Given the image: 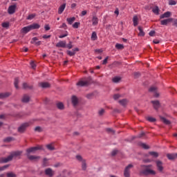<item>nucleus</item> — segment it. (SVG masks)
<instances>
[{
	"instance_id": "nucleus-1",
	"label": "nucleus",
	"mask_w": 177,
	"mask_h": 177,
	"mask_svg": "<svg viewBox=\"0 0 177 177\" xmlns=\"http://www.w3.org/2000/svg\"><path fill=\"white\" fill-rule=\"evenodd\" d=\"M21 153L22 152L20 151L11 152L8 157L0 158V162H9L10 161H12L13 158L15 160H16V158H19L20 156H21Z\"/></svg>"
},
{
	"instance_id": "nucleus-2",
	"label": "nucleus",
	"mask_w": 177,
	"mask_h": 177,
	"mask_svg": "<svg viewBox=\"0 0 177 177\" xmlns=\"http://www.w3.org/2000/svg\"><path fill=\"white\" fill-rule=\"evenodd\" d=\"M31 125V122H25L22 124L19 128H18V132L20 133H23L25 132V131L28 128V127Z\"/></svg>"
},
{
	"instance_id": "nucleus-3",
	"label": "nucleus",
	"mask_w": 177,
	"mask_h": 177,
	"mask_svg": "<svg viewBox=\"0 0 177 177\" xmlns=\"http://www.w3.org/2000/svg\"><path fill=\"white\" fill-rule=\"evenodd\" d=\"M131 168H133V165L129 164L127 167H125L124 171V176L125 177L131 176Z\"/></svg>"
},
{
	"instance_id": "nucleus-4",
	"label": "nucleus",
	"mask_w": 177,
	"mask_h": 177,
	"mask_svg": "<svg viewBox=\"0 0 177 177\" xmlns=\"http://www.w3.org/2000/svg\"><path fill=\"white\" fill-rule=\"evenodd\" d=\"M44 148L42 147V146H37V147H30L29 149H28L26 150L27 154H30V153H35V151H37V150H42Z\"/></svg>"
},
{
	"instance_id": "nucleus-5",
	"label": "nucleus",
	"mask_w": 177,
	"mask_h": 177,
	"mask_svg": "<svg viewBox=\"0 0 177 177\" xmlns=\"http://www.w3.org/2000/svg\"><path fill=\"white\" fill-rule=\"evenodd\" d=\"M76 85L77 86H86V85H89V78H88V80H80L79 81Z\"/></svg>"
},
{
	"instance_id": "nucleus-6",
	"label": "nucleus",
	"mask_w": 177,
	"mask_h": 177,
	"mask_svg": "<svg viewBox=\"0 0 177 177\" xmlns=\"http://www.w3.org/2000/svg\"><path fill=\"white\" fill-rule=\"evenodd\" d=\"M143 175H156V171L150 169H145L141 171Z\"/></svg>"
},
{
	"instance_id": "nucleus-7",
	"label": "nucleus",
	"mask_w": 177,
	"mask_h": 177,
	"mask_svg": "<svg viewBox=\"0 0 177 177\" xmlns=\"http://www.w3.org/2000/svg\"><path fill=\"white\" fill-rule=\"evenodd\" d=\"M16 8H17V6H16V4L10 6L8 9V15H13L14 13H15Z\"/></svg>"
},
{
	"instance_id": "nucleus-8",
	"label": "nucleus",
	"mask_w": 177,
	"mask_h": 177,
	"mask_svg": "<svg viewBox=\"0 0 177 177\" xmlns=\"http://www.w3.org/2000/svg\"><path fill=\"white\" fill-rule=\"evenodd\" d=\"M156 162L158 171H159V172H162V171H164V167H162V162H161V160H156Z\"/></svg>"
},
{
	"instance_id": "nucleus-9",
	"label": "nucleus",
	"mask_w": 177,
	"mask_h": 177,
	"mask_svg": "<svg viewBox=\"0 0 177 177\" xmlns=\"http://www.w3.org/2000/svg\"><path fill=\"white\" fill-rule=\"evenodd\" d=\"M172 21H174V18L162 19L160 21V24L161 26H167L168 23H172Z\"/></svg>"
},
{
	"instance_id": "nucleus-10",
	"label": "nucleus",
	"mask_w": 177,
	"mask_h": 177,
	"mask_svg": "<svg viewBox=\"0 0 177 177\" xmlns=\"http://www.w3.org/2000/svg\"><path fill=\"white\" fill-rule=\"evenodd\" d=\"M71 102H72L73 107H77V106H78V103H79L78 97H77V96H75V95H73L71 97Z\"/></svg>"
},
{
	"instance_id": "nucleus-11",
	"label": "nucleus",
	"mask_w": 177,
	"mask_h": 177,
	"mask_svg": "<svg viewBox=\"0 0 177 177\" xmlns=\"http://www.w3.org/2000/svg\"><path fill=\"white\" fill-rule=\"evenodd\" d=\"M45 174L47 175V176L52 177L53 175H55V171L50 168H48L45 169Z\"/></svg>"
},
{
	"instance_id": "nucleus-12",
	"label": "nucleus",
	"mask_w": 177,
	"mask_h": 177,
	"mask_svg": "<svg viewBox=\"0 0 177 177\" xmlns=\"http://www.w3.org/2000/svg\"><path fill=\"white\" fill-rule=\"evenodd\" d=\"M172 16V12L167 11L160 16V19H168Z\"/></svg>"
},
{
	"instance_id": "nucleus-13",
	"label": "nucleus",
	"mask_w": 177,
	"mask_h": 177,
	"mask_svg": "<svg viewBox=\"0 0 177 177\" xmlns=\"http://www.w3.org/2000/svg\"><path fill=\"white\" fill-rule=\"evenodd\" d=\"M149 92H152L154 93L153 96L155 97H158L160 96V94L157 93V87L152 86L149 88Z\"/></svg>"
},
{
	"instance_id": "nucleus-14",
	"label": "nucleus",
	"mask_w": 177,
	"mask_h": 177,
	"mask_svg": "<svg viewBox=\"0 0 177 177\" xmlns=\"http://www.w3.org/2000/svg\"><path fill=\"white\" fill-rule=\"evenodd\" d=\"M30 31H31V28H30V25L28 26L24 27V28L21 30V32L22 34H27L28 32H30Z\"/></svg>"
},
{
	"instance_id": "nucleus-15",
	"label": "nucleus",
	"mask_w": 177,
	"mask_h": 177,
	"mask_svg": "<svg viewBox=\"0 0 177 177\" xmlns=\"http://www.w3.org/2000/svg\"><path fill=\"white\" fill-rule=\"evenodd\" d=\"M27 157L28 160H30V161H37V160H39L41 157L37 156H32L30 154H27Z\"/></svg>"
},
{
	"instance_id": "nucleus-16",
	"label": "nucleus",
	"mask_w": 177,
	"mask_h": 177,
	"mask_svg": "<svg viewBox=\"0 0 177 177\" xmlns=\"http://www.w3.org/2000/svg\"><path fill=\"white\" fill-rule=\"evenodd\" d=\"M149 156H151L153 158H157L160 154L156 151H149L148 155H146V156L149 157Z\"/></svg>"
},
{
	"instance_id": "nucleus-17",
	"label": "nucleus",
	"mask_w": 177,
	"mask_h": 177,
	"mask_svg": "<svg viewBox=\"0 0 177 177\" xmlns=\"http://www.w3.org/2000/svg\"><path fill=\"white\" fill-rule=\"evenodd\" d=\"M151 103H152L155 110H158V109H160V101L159 100L151 101Z\"/></svg>"
},
{
	"instance_id": "nucleus-18",
	"label": "nucleus",
	"mask_w": 177,
	"mask_h": 177,
	"mask_svg": "<svg viewBox=\"0 0 177 177\" xmlns=\"http://www.w3.org/2000/svg\"><path fill=\"white\" fill-rule=\"evenodd\" d=\"M38 41V39L37 37H33L30 41V44H34L37 46H39V45H41V41Z\"/></svg>"
},
{
	"instance_id": "nucleus-19",
	"label": "nucleus",
	"mask_w": 177,
	"mask_h": 177,
	"mask_svg": "<svg viewBox=\"0 0 177 177\" xmlns=\"http://www.w3.org/2000/svg\"><path fill=\"white\" fill-rule=\"evenodd\" d=\"M57 48H66V41H60L56 44Z\"/></svg>"
},
{
	"instance_id": "nucleus-20",
	"label": "nucleus",
	"mask_w": 177,
	"mask_h": 177,
	"mask_svg": "<svg viewBox=\"0 0 177 177\" xmlns=\"http://www.w3.org/2000/svg\"><path fill=\"white\" fill-rule=\"evenodd\" d=\"M64 9H66V3L61 5L58 9V14L62 15L63 12H64Z\"/></svg>"
},
{
	"instance_id": "nucleus-21",
	"label": "nucleus",
	"mask_w": 177,
	"mask_h": 177,
	"mask_svg": "<svg viewBox=\"0 0 177 177\" xmlns=\"http://www.w3.org/2000/svg\"><path fill=\"white\" fill-rule=\"evenodd\" d=\"M91 21L93 26H97L99 23V19L97 18V17L93 16Z\"/></svg>"
},
{
	"instance_id": "nucleus-22",
	"label": "nucleus",
	"mask_w": 177,
	"mask_h": 177,
	"mask_svg": "<svg viewBox=\"0 0 177 177\" xmlns=\"http://www.w3.org/2000/svg\"><path fill=\"white\" fill-rule=\"evenodd\" d=\"M167 157L169 160H175L177 158V153H168Z\"/></svg>"
},
{
	"instance_id": "nucleus-23",
	"label": "nucleus",
	"mask_w": 177,
	"mask_h": 177,
	"mask_svg": "<svg viewBox=\"0 0 177 177\" xmlns=\"http://www.w3.org/2000/svg\"><path fill=\"white\" fill-rule=\"evenodd\" d=\"M133 23L134 27H136V26L139 24V18L138 17V16L136 15L133 17Z\"/></svg>"
},
{
	"instance_id": "nucleus-24",
	"label": "nucleus",
	"mask_w": 177,
	"mask_h": 177,
	"mask_svg": "<svg viewBox=\"0 0 177 177\" xmlns=\"http://www.w3.org/2000/svg\"><path fill=\"white\" fill-rule=\"evenodd\" d=\"M21 100L23 103H28L30 102V96L28 95H24Z\"/></svg>"
},
{
	"instance_id": "nucleus-25",
	"label": "nucleus",
	"mask_w": 177,
	"mask_h": 177,
	"mask_svg": "<svg viewBox=\"0 0 177 177\" xmlns=\"http://www.w3.org/2000/svg\"><path fill=\"white\" fill-rule=\"evenodd\" d=\"M39 85L41 88H49V86H50V84L48 82H40Z\"/></svg>"
},
{
	"instance_id": "nucleus-26",
	"label": "nucleus",
	"mask_w": 177,
	"mask_h": 177,
	"mask_svg": "<svg viewBox=\"0 0 177 177\" xmlns=\"http://www.w3.org/2000/svg\"><path fill=\"white\" fill-rule=\"evenodd\" d=\"M9 96H10V93H0V99H6V97H9Z\"/></svg>"
},
{
	"instance_id": "nucleus-27",
	"label": "nucleus",
	"mask_w": 177,
	"mask_h": 177,
	"mask_svg": "<svg viewBox=\"0 0 177 177\" xmlns=\"http://www.w3.org/2000/svg\"><path fill=\"white\" fill-rule=\"evenodd\" d=\"M30 27V30H38V28H39V27H41V26H39V24H33L31 25H29Z\"/></svg>"
},
{
	"instance_id": "nucleus-28",
	"label": "nucleus",
	"mask_w": 177,
	"mask_h": 177,
	"mask_svg": "<svg viewBox=\"0 0 177 177\" xmlns=\"http://www.w3.org/2000/svg\"><path fill=\"white\" fill-rule=\"evenodd\" d=\"M121 81V77H115L112 79V82L114 84H118Z\"/></svg>"
},
{
	"instance_id": "nucleus-29",
	"label": "nucleus",
	"mask_w": 177,
	"mask_h": 177,
	"mask_svg": "<svg viewBox=\"0 0 177 177\" xmlns=\"http://www.w3.org/2000/svg\"><path fill=\"white\" fill-rule=\"evenodd\" d=\"M119 103L120 104H121V106H127V103H128V100H127V99H123L121 100H119Z\"/></svg>"
},
{
	"instance_id": "nucleus-30",
	"label": "nucleus",
	"mask_w": 177,
	"mask_h": 177,
	"mask_svg": "<svg viewBox=\"0 0 177 177\" xmlns=\"http://www.w3.org/2000/svg\"><path fill=\"white\" fill-rule=\"evenodd\" d=\"M160 120L162 122H163L164 124H166V125H169V124H171V122L165 119L164 117H160Z\"/></svg>"
},
{
	"instance_id": "nucleus-31",
	"label": "nucleus",
	"mask_w": 177,
	"mask_h": 177,
	"mask_svg": "<svg viewBox=\"0 0 177 177\" xmlns=\"http://www.w3.org/2000/svg\"><path fill=\"white\" fill-rule=\"evenodd\" d=\"M152 12L155 15H159L160 14V9L158 8V6H156L152 9Z\"/></svg>"
},
{
	"instance_id": "nucleus-32",
	"label": "nucleus",
	"mask_w": 177,
	"mask_h": 177,
	"mask_svg": "<svg viewBox=\"0 0 177 177\" xmlns=\"http://www.w3.org/2000/svg\"><path fill=\"white\" fill-rule=\"evenodd\" d=\"M24 89H32V86L28 85V84L24 82L23 83Z\"/></svg>"
},
{
	"instance_id": "nucleus-33",
	"label": "nucleus",
	"mask_w": 177,
	"mask_h": 177,
	"mask_svg": "<svg viewBox=\"0 0 177 177\" xmlns=\"http://www.w3.org/2000/svg\"><path fill=\"white\" fill-rule=\"evenodd\" d=\"M138 30H139V34L140 37H145V32H143V29L142 26H138Z\"/></svg>"
},
{
	"instance_id": "nucleus-34",
	"label": "nucleus",
	"mask_w": 177,
	"mask_h": 177,
	"mask_svg": "<svg viewBox=\"0 0 177 177\" xmlns=\"http://www.w3.org/2000/svg\"><path fill=\"white\" fill-rule=\"evenodd\" d=\"M46 148L48 149V150H50V151H53V150H55V147L53 146V144L47 145Z\"/></svg>"
},
{
	"instance_id": "nucleus-35",
	"label": "nucleus",
	"mask_w": 177,
	"mask_h": 177,
	"mask_svg": "<svg viewBox=\"0 0 177 177\" xmlns=\"http://www.w3.org/2000/svg\"><path fill=\"white\" fill-rule=\"evenodd\" d=\"M66 21H68V24L71 25L74 21H75V17L72 18H67Z\"/></svg>"
},
{
	"instance_id": "nucleus-36",
	"label": "nucleus",
	"mask_w": 177,
	"mask_h": 177,
	"mask_svg": "<svg viewBox=\"0 0 177 177\" xmlns=\"http://www.w3.org/2000/svg\"><path fill=\"white\" fill-rule=\"evenodd\" d=\"M57 107L59 110H64V104L62 102H59L57 104Z\"/></svg>"
},
{
	"instance_id": "nucleus-37",
	"label": "nucleus",
	"mask_w": 177,
	"mask_h": 177,
	"mask_svg": "<svg viewBox=\"0 0 177 177\" xmlns=\"http://www.w3.org/2000/svg\"><path fill=\"white\" fill-rule=\"evenodd\" d=\"M96 39H97V35L96 34V32H93L91 35V40L96 41Z\"/></svg>"
},
{
	"instance_id": "nucleus-38",
	"label": "nucleus",
	"mask_w": 177,
	"mask_h": 177,
	"mask_svg": "<svg viewBox=\"0 0 177 177\" xmlns=\"http://www.w3.org/2000/svg\"><path fill=\"white\" fill-rule=\"evenodd\" d=\"M14 85L16 89H19V77L15 79Z\"/></svg>"
},
{
	"instance_id": "nucleus-39",
	"label": "nucleus",
	"mask_w": 177,
	"mask_h": 177,
	"mask_svg": "<svg viewBox=\"0 0 177 177\" xmlns=\"http://www.w3.org/2000/svg\"><path fill=\"white\" fill-rule=\"evenodd\" d=\"M82 168L83 171H86V162L85 160H82Z\"/></svg>"
},
{
	"instance_id": "nucleus-40",
	"label": "nucleus",
	"mask_w": 177,
	"mask_h": 177,
	"mask_svg": "<svg viewBox=\"0 0 177 177\" xmlns=\"http://www.w3.org/2000/svg\"><path fill=\"white\" fill-rule=\"evenodd\" d=\"M115 48H116V49H118V50H122V49H124V45L120 44H116Z\"/></svg>"
},
{
	"instance_id": "nucleus-41",
	"label": "nucleus",
	"mask_w": 177,
	"mask_h": 177,
	"mask_svg": "<svg viewBox=\"0 0 177 177\" xmlns=\"http://www.w3.org/2000/svg\"><path fill=\"white\" fill-rule=\"evenodd\" d=\"M76 160H77V161H80V162H82V161H85V160L82 158V156H81V155H77Z\"/></svg>"
},
{
	"instance_id": "nucleus-42",
	"label": "nucleus",
	"mask_w": 177,
	"mask_h": 177,
	"mask_svg": "<svg viewBox=\"0 0 177 177\" xmlns=\"http://www.w3.org/2000/svg\"><path fill=\"white\" fill-rule=\"evenodd\" d=\"M67 54H68L69 56H74V55H75V50H72V51L68 50V51H67Z\"/></svg>"
},
{
	"instance_id": "nucleus-43",
	"label": "nucleus",
	"mask_w": 177,
	"mask_h": 177,
	"mask_svg": "<svg viewBox=\"0 0 177 177\" xmlns=\"http://www.w3.org/2000/svg\"><path fill=\"white\" fill-rule=\"evenodd\" d=\"M12 140H13V138L8 137L3 140V142H6V143H9V142H12Z\"/></svg>"
},
{
	"instance_id": "nucleus-44",
	"label": "nucleus",
	"mask_w": 177,
	"mask_h": 177,
	"mask_svg": "<svg viewBox=\"0 0 177 177\" xmlns=\"http://www.w3.org/2000/svg\"><path fill=\"white\" fill-rule=\"evenodd\" d=\"M147 121H149V122H156V118L153 117H147Z\"/></svg>"
},
{
	"instance_id": "nucleus-45",
	"label": "nucleus",
	"mask_w": 177,
	"mask_h": 177,
	"mask_svg": "<svg viewBox=\"0 0 177 177\" xmlns=\"http://www.w3.org/2000/svg\"><path fill=\"white\" fill-rule=\"evenodd\" d=\"M7 177H17V176L13 172L7 173Z\"/></svg>"
},
{
	"instance_id": "nucleus-46",
	"label": "nucleus",
	"mask_w": 177,
	"mask_h": 177,
	"mask_svg": "<svg viewBox=\"0 0 177 177\" xmlns=\"http://www.w3.org/2000/svg\"><path fill=\"white\" fill-rule=\"evenodd\" d=\"M48 159L46 158L43 160V167H48Z\"/></svg>"
},
{
	"instance_id": "nucleus-47",
	"label": "nucleus",
	"mask_w": 177,
	"mask_h": 177,
	"mask_svg": "<svg viewBox=\"0 0 177 177\" xmlns=\"http://www.w3.org/2000/svg\"><path fill=\"white\" fill-rule=\"evenodd\" d=\"M35 17V14H30L27 17V20H32Z\"/></svg>"
},
{
	"instance_id": "nucleus-48",
	"label": "nucleus",
	"mask_w": 177,
	"mask_h": 177,
	"mask_svg": "<svg viewBox=\"0 0 177 177\" xmlns=\"http://www.w3.org/2000/svg\"><path fill=\"white\" fill-rule=\"evenodd\" d=\"M2 27L3 28H9V22H4L2 24Z\"/></svg>"
},
{
	"instance_id": "nucleus-49",
	"label": "nucleus",
	"mask_w": 177,
	"mask_h": 177,
	"mask_svg": "<svg viewBox=\"0 0 177 177\" xmlns=\"http://www.w3.org/2000/svg\"><path fill=\"white\" fill-rule=\"evenodd\" d=\"M120 97H121V95L120 94H115L113 95L114 100H118V99H120Z\"/></svg>"
},
{
	"instance_id": "nucleus-50",
	"label": "nucleus",
	"mask_w": 177,
	"mask_h": 177,
	"mask_svg": "<svg viewBox=\"0 0 177 177\" xmlns=\"http://www.w3.org/2000/svg\"><path fill=\"white\" fill-rule=\"evenodd\" d=\"M35 132H42V127H37L35 128Z\"/></svg>"
},
{
	"instance_id": "nucleus-51",
	"label": "nucleus",
	"mask_w": 177,
	"mask_h": 177,
	"mask_svg": "<svg viewBox=\"0 0 177 177\" xmlns=\"http://www.w3.org/2000/svg\"><path fill=\"white\" fill-rule=\"evenodd\" d=\"M9 167V165H6L3 167H0V171H5V169H6V168Z\"/></svg>"
},
{
	"instance_id": "nucleus-52",
	"label": "nucleus",
	"mask_w": 177,
	"mask_h": 177,
	"mask_svg": "<svg viewBox=\"0 0 177 177\" xmlns=\"http://www.w3.org/2000/svg\"><path fill=\"white\" fill-rule=\"evenodd\" d=\"M133 75H134L135 78H139V77H140V73H139V72H135V73H133Z\"/></svg>"
},
{
	"instance_id": "nucleus-53",
	"label": "nucleus",
	"mask_w": 177,
	"mask_h": 177,
	"mask_svg": "<svg viewBox=\"0 0 177 177\" xmlns=\"http://www.w3.org/2000/svg\"><path fill=\"white\" fill-rule=\"evenodd\" d=\"M141 147H142V149H145L146 150H147V149H149V145H147L145 143H142Z\"/></svg>"
},
{
	"instance_id": "nucleus-54",
	"label": "nucleus",
	"mask_w": 177,
	"mask_h": 177,
	"mask_svg": "<svg viewBox=\"0 0 177 177\" xmlns=\"http://www.w3.org/2000/svg\"><path fill=\"white\" fill-rule=\"evenodd\" d=\"M67 35H68V32L66 31L65 34L59 35V38H64V37H67Z\"/></svg>"
},
{
	"instance_id": "nucleus-55",
	"label": "nucleus",
	"mask_w": 177,
	"mask_h": 177,
	"mask_svg": "<svg viewBox=\"0 0 177 177\" xmlns=\"http://www.w3.org/2000/svg\"><path fill=\"white\" fill-rule=\"evenodd\" d=\"M79 26H80V22H75V23L73 25V28H78Z\"/></svg>"
},
{
	"instance_id": "nucleus-56",
	"label": "nucleus",
	"mask_w": 177,
	"mask_h": 177,
	"mask_svg": "<svg viewBox=\"0 0 177 177\" xmlns=\"http://www.w3.org/2000/svg\"><path fill=\"white\" fill-rule=\"evenodd\" d=\"M86 97H87V99H92V97H93V93H88L86 95Z\"/></svg>"
},
{
	"instance_id": "nucleus-57",
	"label": "nucleus",
	"mask_w": 177,
	"mask_h": 177,
	"mask_svg": "<svg viewBox=\"0 0 177 177\" xmlns=\"http://www.w3.org/2000/svg\"><path fill=\"white\" fill-rule=\"evenodd\" d=\"M169 5H171V6H172V5H176V1H174V0H170V1H169Z\"/></svg>"
},
{
	"instance_id": "nucleus-58",
	"label": "nucleus",
	"mask_w": 177,
	"mask_h": 177,
	"mask_svg": "<svg viewBox=\"0 0 177 177\" xmlns=\"http://www.w3.org/2000/svg\"><path fill=\"white\" fill-rule=\"evenodd\" d=\"M106 132H108V133H114V130H113L112 129L108 128L106 129Z\"/></svg>"
},
{
	"instance_id": "nucleus-59",
	"label": "nucleus",
	"mask_w": 177,
	"mask_h": 177,
	"mask_svg": "<svg viewBox=\"0 0 177 177\" xmlns=\"http://www.w3.org/2000/svg\"><path fill=\"white\" fill-rule=\"evenodd\" d=\"M73 43L71 41L69 42L68 44H67L66 47L68 48V49H71V48H73Z\"/></svg>"
},
{
	"instance_id": "nucleus-60",
	"label": "nucleus",
	"mask_w": 177,
	"mask_h": 177,
	"mask_svg": "<svg viewBox=\"0 0 177 177\" xmlns=\"http://www.w3.org/2000/svg\"><path fill=\"white\" fill-rule=\"evenodd\" d=\"M59 28H64L65 30H67V25L66 24H62V26L59 27Z\"/></svg>"
},
{
	"instance_id": "nucleus-61",
	"label": "nucleus",
	"mask_w": 177,
	"mask_h": 177,
	"mask_svg": "<svg viewBox=\"0 0 177 177\" xmlns=\"http://www.w3.org/2000/svg\"><path fill=\"white\" fill-rule=\"evenodd\" d=\"M173 26H174V27H177V19H173Z\"/></svg>"
},
{
	"instance_id": "nucleus-62",
	"label": "nucleus",
	"mask_w": 177,
	"mask_h": 177,
	"mask_svg": "<svg viewBox=\"0 0 177 177\" xmlns=\"http://www.w3.org/2000/svg\"><path fill=\"white\" fill-rule=\"evenodd\" d=\"M98 114L100 115H103V114H104V109L100 110L99 112H98Z\"/></svg>"
},
{
	"instance_id": "nucleus-63",
	"label": "nucleus",
	"mask_w": 177,
	"mask_h": 177,
	"mask_svg": "<svg viewBox=\"0 0 177 177\" xmlns=\"http://www.w3.org/2000/svg\"><path fill=\"white\" fill-rule=\"evenodd\" d=\"M30 66L32 68H35V67H37V65H35V63H34V62H30Z\"/></svg>"
},
{
	"instance_id": "nucleus-64",
	"label": "nucleus",
	"mask_w": 177,
	"mask_h": 177,
	"mask_svg": "<svg viewBox=\"0 0 177 177\" xmlns=\"http://www.w3.org/2000/svg\"><path fill=\"white\" fill-rule=\"evenodd\" d=\"M145 132H142L141 133H140L138 136V138H143V136H145Z\"/></svg>"
}]
</instances>
